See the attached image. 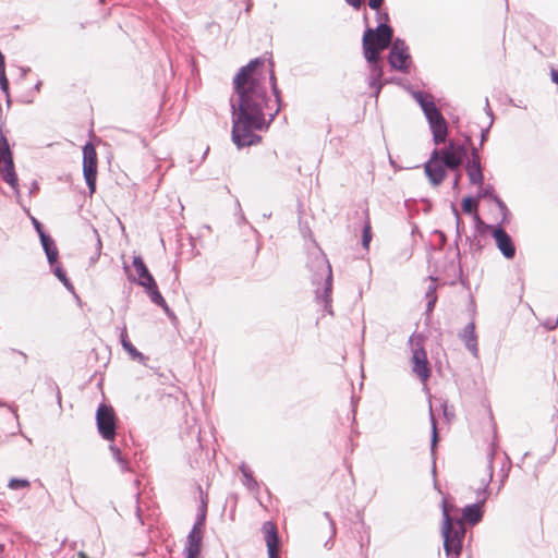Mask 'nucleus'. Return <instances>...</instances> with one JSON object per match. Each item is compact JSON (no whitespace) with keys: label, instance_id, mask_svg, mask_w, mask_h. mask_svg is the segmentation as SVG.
Returning <instances> with one entry per match:
<instances>
[{"label":"nucleus","instance_id":"53","mask_svg":"<svg viewBox=\"0 0 558 558\" xmlns=\"http://www.w3.org/2000/svg\"><path fill=\"white\" fill-rule=\"evenodd\" d=\"M460 178H461V172H458V173L456 174L454 180H453V184H452V187H453V189H458Z\"/></svg>","mask_w":558,"mask_h":558},{"label":"nucleus","instance_id":"7","mask_svg":"<svg viewBox=\"0 0 558 558\" xmlns=\"http://www.w3.org/2000/svg\"><path fill=\"white\" fill-rule=\"evenodd\" d=\"M96 424L99 435L112 442L117 435V416L111 405L99 404L96 411Z\"/></svg>","mask_w":558,"mask_h":558},{"label":"nucleus","instance_id":"44","mask_svg":"<svg viewBox=\"0 0 558 558\" xmlns=\"http://www.w3.org/2000/svg\"><path fill=\"white\" fill-rule=\"evenodd\" d=\"M160 307L163 310L165 314H166V315H167V316H168L172 322L177 320V316H175L174 312H173V311L168 306L167 302L165 303V305H161Z\"/></svg>","mask_w":558,"mask_h":558},{"label":"nucleus","instance_id":"36","mask_svg":"<svg viewBox=\"0 0 558 558\" xmlns=\"http://www.w3.org/2000/svg\"><path fill=\"white\" fill-rule=\"evenodd\" d=\"M495 205L498 207V209L500 210L501 215H502V219H501V223H505L508 219V216L510 215V211L506 205V203L499 197H494V201Z\"/></svg>","mask_w":558,"mask_h":558},{"label":"nucleus","instance_id":"41","mask_svg":"<svg viewBox=\"0 0 558 558\" xmlns=\"http://www.w3.org/2000/svg\"><path fill=\"white\" fill-rule=\"evenodd\" d=\"M32 223H33L34 229L37 232L39 238H41V235L47 234V232L44 229L43 223L39 220H37L36 218L32 217Z\"/></svg>","mask_w":558,"mask_h":558},{"label":"nucleus","instance_id":"50","mask_svg":"<svg viewBox=\"0 0 558 558\" xmlns=\"http://www.w3.org/2000/svg\"><path fill=\"white\" fill-rule=\"evenodd\" d=\"M335 535H336V525H330V537H333ZM330 539H331V538H329V539L325 543V546H326L327 548H330V545H329V544H330Z\"/></svg>","mask_w":558,"mask_h":558},{"label":"nucleus","instance_id":"35","mask_svg":"<svg viewBox=\"0 0 558 558\" xmlns=\"http://www.w3.org/2000/svg\"><path fill=\"white\" fill-rule=\"evenodd\" d=\"M430 421H432L430 451H432V454L434 456L435 449H436V446L438 442V433H437V428H436V421H435V417H434L432 411H430Z\"/></svg>","mask_w":558,"mask_h":558},{"label":"nucleus","instance_id":"51","mask_svg":"<svg viewBox=\"0 0 558 558\" xmlns=\"http://www.w3.org/2000/svg\"><path fill=\"white\" fill-rule=\"evenodd\" d=\"M485 111L487 113V116H489L492 119H493V111L489 107V101H488V98L485 99Z\"/></svg>","mask_w":558,"mask_h":558},{"label":"nucleus","instance_id":"45","mask_svg":"<svg viewBox=\"0 0 558 558\" xmlns=\"http://www.w3.org/2000/svg\"><path fill=\"white\" fill-rule=\"evenodd\" d=\"M558 326V318L556 319H547L545 323H544V327L547 329V330H554L556 329Z\"/></svg>","mask_w":558,"mask_h":558},{"label":"nucleus","instance_id":"20","mask_svg":"<svg viewBox=\"0 0 558 558\" xmlns=\"http://www.w3.org/2000/svg\"><path fill=\"white\" fill-rule=\"evenodd\" d=\"M453 148V145H447L438 149V153L447 170L457 171L464 161L454 154Z\"/></svg>","mask_w":558,"mask_h":558},{"label":"nucleus","instance_id":"39","mask_svg":"<svg viewBox=\"0 0 558 558\" xmlns=\"http://www.w3.org/2000/svg\"><path fill=\"white\" fill-rule=\"evenodd\" d=\"M466 143L469 147V158H476L477 160H481L480 148L473 146L472 138L470 136H466Z\"/></svg>","mask_w":558,"mask_h":558},{"label":"nucleus","instance_id":"14","mask_svg":"<svg viewBox=\"0 0 558 558\" xmlns=\"http://www.w3.org/2000/svg\"><path fill=\"white\" fill-rule=\"evenodd\" d=\"M363 56L368 63L369 74H368V85H376L377 83H383V63L380 56L375 50H367L363 52Z\"/></svg>","mask_w":558,"mask_h":558},{"label":"nucleus","instance_id":"19","mask_svg":"<svg viewBox=\"0 0 558 558\" xmlns=\"http://www.w3.org/2000/svg\"><path fill=\"white\" fill-rule=\"evenodd\" d=\"M465 171L471 184L482 185L484 183L483 167L481 160L470 158L465 161Z\"/></svg>","mask_w":558,"mask_h":558},{"label":"nucleus","instance_id":"54","mask_svg":"<svg viewBox=\"0 0 558 558\" xmlns=\"http://www.w3.org/2000/svg\"><path fill=\"white\" fill-rule=\"evenodd\" d=\"M452 210L457 217V232L459 233V214H458L457 208L453 205H452Z\"/></svg>","mask_w":558,"mask_h":558},{"label":"nucleus","instance_id":"17","mask_svg":"<svg viewBox=\"0 0 558 558\" xmlns=\"http://www.w3.org/2000/svg\"><path fill=\"white\" fill-rule=\"evenodd\" d=\"M132 264L138 275V279L136 281L138 286L148 288V286L155 284L156 280L149 272L142 256H134Z\"/></svg>","mask_w":558,"mask_h":558},{"label":"nucleus","instance_id":"46","mask_svg":"<svg viewBox=\"0 0 558 558\" xmlns=\"http://www.w3.org/2000/svg\"><path fill=\"white\" fill-rule=\"evenodd\" d=\"M371 88H373V94L372 96L377 99L379 94H380V90L384 86V83H377L376 85H368Z\"/></svg>","mask_w":558,"mask_h":558},{"label":"nucleus","instance_id":"48","mask_svg":"<svg viewBox=\"0 0 558 558\" xmlns=\"http://www.w3.org/2000/svg\"><path fill=\"white\" fill-rule=\"evenodd\" d=\"M345 2L355 10H359L362 5V0H345Z\"/></svg>","mask_w":558,"mask_h":558},{"label":"nucleus","instance_id":"61","mask_svg":"<svg viewBox=\"0 0 558 558\" xmlns=\"http://www.w3.org/2000/svg\"><path fill=\"white\" fill-rule=\"evenodd\" d=\"M7 105H8V106H10V105H11V98H10V96H9V97H7Z\"/></svg>","mask_w":558,"mask_h":558},{"label":"nucleus","instance_id":"21","mask_svg":"<svg viewBox=\"0 0 558 558\" xmlns=\"http://www.w3.org/2000/svg\"><path fill=\"white\" fill-rule=\"evenodd\" d=\"M120 342L122 348L129 353L132 360H136L140 363L145 364L147 357L142 352H140L129 340L128 330L125 326H123L121 329Z\"/></svg>","mask_w":558,"mask_h":558},{"label":"nucleus","instance_id":"1","mask_svg":"<svg viewBox=\"0 0 558 558\" xmlns=\"http://www.w3.org/2000/svg\"><path fill=\"white\" fill-rule=\"evenodd\" d=\"M265 60L255 58L242 66L233 78L234 95L230 99L232 116V142L238 148L256 145L262 136L256 131H266L282 107L281 90L277 85L274 63L269 71V83L276 101V109L266 119L269 97L266 87Z\"/></svg>","mask_w":558,"mask_h":558},{"label":"nucleus","instance_id":"23","mask_svg":"<svg viewBox=\"0 0 558 558\" xmlns=\"http://www.w3.org/2000/svg\"><path fill=\"white\" fill-rule=\"evenodd\" d=\"M477 199L471 195L464 196L461 202V208L464 214L474 215V218L477 222L483 223L477 214Z\"/></svg>","mask_w":558,"mask_h":558},{"label":"nucleus","instance_id":"58","mask_svg":"<svg viewBox=\"0 0 558 558\" xmlns=\"http://www.w3.org/2000/svg\"><path fill=\"white\" fill-rule=\"evenodd\" d=\"M78 557H80V558H88V556H87V555H86V553H84V551H80V553H78Z\"/></svg>","mask_w":558,"mask_h":558},{"label":"nucleus","instance_id":"60","mask_svg":"<svg viewBox=\"0 0 558 558\" xmlns=\"http://www.w3.org/2000/svg\"><path fill=\"white\" fill-rule=\"evenodd\" d=\"M270 216H271V214H270V213H269V214H266V213H265V214H263V217H264V218H269Z\"/></svg>","mask_w":558,"mask_h":558},{"label":"nucleus","instance_id":"8","mask_svg":"<svg viewBox=\"0 0 558 558\" xmlns=\"http://www.w3.org/2000/svg\"><path fill=\"white\" fill-rule=\"evenodd\" d=\"M388 63L391 69L402 73H409L412 64V58L409 47L401 38H395L388 54Z\"/></svg>","mask_w":558,"mask_h":558},{"label":"nucleus","instance_id":"47","mask_svg":"<svg viewBox=\"0 0 558 558\" xmlns=\"http://www.w3.org/2000/svg\"><path fill=\"white\" fill-rule=\"evenodd\" d=\"M426 315H429L433 313L434 308H435V305L437 303V300H426Z\"/></svg>","mask_w":558,"mask_h":558},{"label":"nucleus","instance_id":"26","mask_svg":"<svg viewBox=\"0 0 558 558\" xmlns=\"http://www.w3.org/2000/svg\"><path fill=\"white\" fill-rule=\"evenodd\" d=\"M198 490H199V505L197 508V513H196L194 523H205L208 501H207V497L204 496L203 489L201 486L198 487Z\"/></svg>","mask_w":558,"mask_h":558},{"label":"nucleus","instance_id":"38","mask_svg":"<svg viewBox=\"0 0 558 558\" xmlns=\"http://www.w3.org/2000/svg\"><path fill=\"white\" fill-rule=\"evenodd\" d=\"M29 486V482L25 478H11L9 481V487L11 489H22Z\"/></svg>","mask_w":558,"mask_h":558},{"label":"nucleus","instance_id":"12","mask_svg":"<svg viewBox=\"0 0 558 558\" xmlns=\"http://www.w3.org/2000/svg\"><path fill=\"white\" fill-rule=\"evenodd\" d=\"M486 227L490 229L492 236L494 238L496 245L502 256L507 259H512L515 256V245L512 238L499 225Z\"/></svg>","mask_w":558,"mask_h":558},{"label":"nucleus","instance_id":"52","mask_svg":"<svg viewBox=\"0 0 558 558\" xmlns=\"http://www.w3.org/2000/svg\"><path fill=\"white\" fill-rule=\"evenodd\" d=\"M20 70H21V77L22 78H24L31 72V69L27 68V66H21Z\"/></svg>","mask_w":558,"mask_h":558},{"label":"nucleus","instance_id":"49","mask_svg":"<svg viewBox=\"0 0 558 558\" xmlns=\"http://www.w3.org/2000/svg\"><path fill=\"white\" fill-rule=\"evenodd\" d=\"M550 77H551L553 83L558 85V70L551 69Z\"/></svg>","mask_w":558,"mask_h":558},{"label":"nucleus","instance_id":"37","mask_svg":"<svg viewBox=\"0 0 558 558\" xmlns=\"http://www.w3.org/2000/svg\"><path fill=\"white\" fill-rule=\"evenodd\" d=\"M0 89L5 95V97H9V80L5 74V68H0Z\"/></svg>","mask_w":558,"mask_h":558},{"label":"nucleus","instance_id":"24","mask_svg":"<svg viewBox=\"0 0 558 558\" xmlns=\"http://www.w3.org/2000/svg\"><path fill=\"white\" fill-rule=\"evenodd\" d=\"M240 472L243 475V484L250 489L253 490L257 488L258 484L255 477L253 476L252 470L248 468V465L244 462L241 463L239 466Z\"/></svg>","mask_w":558,"mask_h":558},{"label":"nucleus","instance_id":"28","mask_svg":"<svg viewBox=\"0 0 558 558\" xmlns=\"http://www.w3.org/2000/svg\"><path fill=\"white\" fill-rule=\"evenodd\" d=\"M144 289H145L146 293L148 294L150 301L154 304H156L158 306L165 305L166 300L163 299V296L159 292L157 282H155V284L148 286V288H144Z\"/></svg>","mask_w":558,"mask_h":558},{"label":"nucleus","instance_id":"33","mask_svg":"<svg viewBox=\"0 0 558 558\" xmlns=\"http://www.w3.org/2000/svg\"><path fill=\"white\" fill-rule=\"evenodd\" d=\"M372 241V228L369 221H367L362 230V246L366 250L369 247Z\"/></svg>","mask_w":558,"mask_h":558},{"label":"nucleus","instance_id":"29","mask_svg":"<svg viewBox=\"0 0 558 558\" xmlns=\"http://www.w3.org/2000/svg\"><path fill=\"white\" fill-rule=\"evenodd\" d=\"M0 407H7L13 414L14 418H15V422H16V427H17V432H12L10 435H7L4 437H1L0 436V445L1 444H4L8 441L9 437L10 436H14L16 435L17 433H21V426H20V422H19V414H17V411H16V408L11 405V404H8L7 402L0 400Z\"/></svg>","mask_w":558,"mask_h":558},{"label":"nucleus","instance_id":"6","mask_svg":"<svg viewBox=\"0 0 558 558\" xmlns=\"http://www.w3.org/2000/svg\"><path fill=\"white\" fill-rule=\"evenodd\" d=\"M465 533V525H441L444 549L447 558H460Z\"/></svg>","mask_w":558,"mask_h":558},{"label":"nucleus","instance_id":"31","mask_svg":"<svg viewBox=\"0 0 558 558\" xmlns=\"http://www.w3.org/2000/svg\"><path fill=\"white\" fill-rule=\"evenodd\" d=\"M13 159V153L10 148L9 141L2 134L0 135V161Z\"/></svg>","mask_w":558,"mask_h":558},{"label":"nucleus","instance_id":"63","mask_svg":"<svg viewBox=\"0 0 558 558\" xmlns=\"http://www.w3.org/2000/svg\"><path fill=\"white\" fill-rule=\"evenodd\" d=\"M513 106L519 107V108H522L521 101H520V102H518V104H513Z\"/></svg>","mask_w":558,"mask_h":558},{"label":"nucleus","instance_id":"3","mask_svg":"<svg viewBox=\"0 0 558 558\" xmlns=\"http://www.w3.org/2000/svg\"><path fill=\"white\" fill-rule=\"evenodd\" d=\"M413 97L425 114L433 134L434 143L436 145L446 143L448 136V123L435 101L429 95L420 90L414 92Z\"/></svg>","mask_w":558,"mask_h":558},{"label":"nucleus","instance_id":"4","mask_svg":"<svg viewBox=\"0 0 558 558\" xmlns=\"http://www.w3.org/2000/svg\"><path fill=\"white\" fill-rule=\"evenodd\" d=\"M378 20L379 23L376 28L367 26L363 34V52H365V49L367 48V50L377 51L380 56L385 49L391 47L393 44V28L388 23V13L384 12L381 19Z\"/></svg>","mask_w":558,"mask_h":558},{"label":"nucleus","instance_id":"59","mask_svg":"<svg viewBox=\"0 0 558 558\" xmlns=\"http://www.w3.org/2000/svg\"><path fill=\"white\" fill-rule=\"evenodd\" d=\"M19 353L23 356L24 361L27 360V355L24 352L19 351Z\"/></svg>","mask_w":558,"mask_h":558},{"label":"nucleus","instance_id":"11","mask_svg":"<svg viewBox=\"0 0 558 558\" xmlns=\"http://www.w3.org/2000/svg\"><path fill=\"white\" fill-rule=\"evenodd\" d=\"M203 539L204 525H193L184 543V558H201Z\"/></svg>","mask_w":558,"mask_h":558},{"label":"nucleus","instance_id":"64","mask_svg":"<svg viewBox=\"0 0 558 558\" xmlns=\"http://www.w3.org/2000/svg\"><path fill=\"white\" fill-rule=\"evenodd\" d=\"M529 452H524L522 460H524L527 457Z\"/></svg>","mask_w":558,"mask_h":558},{"label":"nucleus","instance_id":"62","mask_svg":"<svg viewBox=\"0 0 558 558\" xmlns=\"http://www.w3.org/2000/svg\"><path fill=\"white\" fill-rule=\"evenodd\" d=\"M432 472H433V475L435 476L436 475V466H435V464L433 465Z\"/></svg>","mask_w":558,"mask_h":558},{"label":"nucleus","instance_id":"27","mask_svg":"<svg viewBox=\"0 0 558 558\" xmlns=\"http://www.w3.org/2000/svg\"><path fill=\"white\" fill-rule=\"evenodd\" d=\"M109 450L112 453L113 459L120 465L121 471L126 472L130 470L129 461L122 456L121 450L114 444L109 445Z\"/></svg>","mask_w":558,"mask_h":558},{"label":"nucleus","instance_id":"16","mask_svg":"<svg viewBox=\"0 0 558 558\" xmlns=\"http://www.w3.org/2000/svg\"><path fill=\"white\" fill-rule=\"evenodd\" d=\"M459 338L464 342L465 348L470 351V353L477 359L478 357V343H477V335L475 332V324L474 322H470L459 333Z\"/></svg>","mask_w":558,"mask_h":558},{"label":"nucleus","instance_id":"57","mask_svg":"<svg viewBox=\"0 0 558 558\" xmlns=\"http://www.w3.org/2000/svg\"><path fill=\"white\" fill-rule=\"evenodd\" d=\"M43 83L41 82H37L34 86V89L39 92L40 90V87H41Z\"/></svg>","mask_w":558,"mask_h":558},{"label":"nucleus","instance_id":"22","mask_svg":"<svg viewBox=\"0 0 558 558\" xmlns=\"http://www.w3.org/2000/svg\"><path fill=\"white\" fill-rule=\"evenodd\" d=\"M43 250L47 256V260L50 266H53L59 258V251L57 248L56 242L50 234H45L39 238Z\"/></svg>","mask_w":558,"mask_h":558},{"label":"nucleus","instance_id":"2","mask_svg":"<svg viewBox=\"0 0 558 558\" xmlns=\"http://www.w3.org/2000/svg\"><path fill=\"white\" fill-rule=\"evenodd\" d=\"M496 456L495 444L490 445V450L487 454V476L482 480V487L477 490V501L474 504L465 505L461 510V517H453L451 512H458L459 509L449 505L446 499L442 500V520L441 523H478L484 515V505L488 497L487 488L492 482L494 474V459Z\"/></svg>","mask_w":558,"mask_h":558},{"label":"nucleus","instance_id":"15","mask_svg":"<svg viewBox=\"0 0 558 558\" xmlns=\"http://www.w3.org/2000/svg\"><path fill=\"white\" fill-rule=\"evenodd\" d=\"M263 533L269 558H280L281 537L277 525H263Z\"/></svg>","mask_w":558,"mask_h":558},{"label":"nucleus","instance_id":"25","mask_svg":"<svg viewBox=\"0 0 558 558\" xmlns=\"http://www.w3.org/2000/svg\"><path fill=\"white\" fill-rule=\"evenodd\" d=\"M50 267H51L54 276L63 283L65 289L68 291H70V292H74V286L72 284V282L68 278L66 272L62 268V266L59 265L58 262H57L53 266H50Z\"/></svg>","mask_w":558,"mask_h":558},{"label":"nucleus","instance_id":"10","mask_svg":"<svg viewBox=\"0 0 558 558\" xmlns=\"http://www.w3.org/2000/svg\"><path fill=\"white\" fill-rule=\"evenodd\" d=\"M424 171L433 186H438L442 183L447 175V168L442 160L439 158L438 148H435L429 159L424 163Z\"/></svg>","mask_w":558,"mask_h":558},{"label":"nucleus","instance_id":"43","mask_svg":"<svg viewBox=\"0 0 558 558\" xmlns=\"http://www.w3.org/2000/svg\"><path fill=\"white\" fill-rule=\"evenodd\" d=\"M93 232L95 234V238H96V257L95 258H92V262H94L95 259H97L100 255V250H101V241H100V236L97 232L96 229H93Z\"/></svg>","mask_w":558,"mask_h":558},{"label":"nucleus","instance_id":"18","mask_svg":"<svg viewBox=\"0 0 558 558\" xmlns=\"http://www.w3.org/2000/svg\"><path fill=\"white\" fill-rule=\"evenodd\" d=\"M1 162H3V167L1 169L2 179L5 183H8L13 189L15 195L19 197L20 196L19 178L15 172L14 160L7 159V160H1Z\"/></svg>","mask_w":558,"mask_h":558},{"label":"nucleus","instance_id":"34","mask_svg":"<svg viewBox=\"0 0 558 558\" xmlns=\"http://www.w3.org/2000/svg\"><path fill=\"white\" fill-rule=\"evenodd\" d=\"M428 279L432 281L428 286L426 292H425V299L426 300H438L437 298V284L435 283L437 278L434 276H429Z\"/></svg>","mask_w":558,"mask_h":558},{"label":"nucleus","instance_id":"30","mask_svg":"<svg viewBox=\"0 0 558 558\" xmlns=\"http://www.w3.org/2000/svg\"><path fill=\"white\" fill-rule=\"evenodd\" d=\"M448 145H453L454 154L462 159L463 161H466L469 158V147L466 141L464 143H456L453 141H450Z\"/></svg>","mask_w":558,"mask_h":558},{"label":"nucleus","instance_id":"9","mask_svg":"<svg viewBox=\"0 0 558 558\" xmlns=\"http://www.w3.org/2000/svg\"><path fill=\"white\" fill-rule=\"evenodd\" d=\"M97 166L98 160L95 146L88 142L83 147V175L90 194L96 191Z\"/></svg>","mask_w":558,"mask_h":558},{"label":"nucleus","instance_id":"32","mask_svg":"<svg viewBox=\"0 0 558 558\" xmlns=\"http://www.w3.org/2000/svg\"><path fill=\"white\" fill-rule=\"evenodd\" d=\"M498 195L495 193V190L492 185H486L485 187H482L477 196L475 197L477 199V203L482 198H489L490 201H494V197H497Z\"/></svg>","mask_w":558,"mask_h":558},{"label":"nucleus","instance_id":"13","mask_svg":"<svg viewBox=\"0 0 558 558\" xmlns=\"http://www.w3.org/2000/svg\"><path fill=\"white\" fill-rule=\"evenodd\" d=\"M412 371L422 381H426L430 377V367L427 360V353L423 345L417 344L412 351Z\"/></svg>","mask_w":558,"mask_h":558},{"label":"nucleus","instance_id":"55","mask_svg":"<svg viewBox=\"0 0 558 558\" xmlns=\"http://www.w3.org/2000/svg\"><path fill=\"white\" fill-rule=\"evenodd\" d=\"M39 190V185L36 181H33L32 183V187H31V193H34L35 191H38Z\"/></svg>","mask_w":558,"mask_h":558},{"label":"nucleus","instance_id":"5","mask_svg":"<svg viewBox=\"0 0 558 558\" xmlns=\"http://www.w3.org/2000/svg\"><path fill=\"white\" fill-rule=\"evenodd\" d=\"M313 264L320 270V274L316 272L313 278V282L316 283L324 279V288L322 291H316V298L325 304V311L332 314L331 310V291H332V271L331 266L325 255L316 257Z\"/></svg>","mask_w":558,"mask_h":558},{"label":"nucleus","instance_id":"42","mask_svg":"<svg viewBox=\"0 0 558 558\" xmlns=\"http://www.w3.org/2000/svg\"><path fill=\"white\" fill-rule=\"evenodd\" d=\"M492 124H493V120H490V123H489V125L487 128L482 129L481 141H480V148H482L484 143L487 141V137H488Z\"/></svg>","mask_w":558,"mask_h":558},{"label":"nucleus","instance_id":"56","mask_svg":"<svg viewBox=\"0 0 558 558\" xmlns=\"http://www.w3.org/2000/svg\"><path fill=\"white\" fill-rule=\"evenodd\" d=\"M56 389H57V400H58L59 405H61V393H60L58 386H56Z\"/></svg>","mask_w":558,"mask_h":558},{"label":"nucleus","instance_id":"40","mask_svg":"<svg viewBox=\"0 0 558 558\" xmlns=\"http://www.w3.org/2000/svg\"><path fill=\"white\" fill-rule=\"evenodd\" d=\"M383 2L384 0H368V7L377 12L378 19H381L384 13L380 11V5L383 4Z\"/></svg>","mask_w":558,"mask_h":558}]
</instances>
